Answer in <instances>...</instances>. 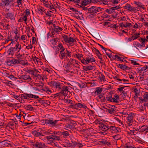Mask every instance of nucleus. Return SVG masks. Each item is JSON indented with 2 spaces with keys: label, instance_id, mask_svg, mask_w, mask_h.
<instances>
[{
  "label": "nucleus",
  "instance_id": "nucleus-1",
  "mask_svg": "<svg viewBox=\"0 0 148 148\" xmlns=\"http://www.w3.org/2000/svg\"><path fill=\"white\" fill-rule=\"evenodd\" d=\"M21 45L18 42L14 47H10L8 50V52L10 56L14 55L15 53V56L17 59H19L23 57L22 51L21 50Z\"/></svg>",
  "mask_w": 148,
  "mask_h": 148
},
{
  "label": "nucleus",
  "instance_id": "nucleus-2",
  "mask_svg": "<svg viewBox=\"0 0 148 148\" xmlns=\"http://www.w3.org/2000/svg\"><path fill=\"white\" fill-rule=\"evenodd\" d=\"M48 84L52 88H55L57 90H60L63 84L58 81H53L48 83Z\"/></svg>",
  "mask_w": 148,
  "mask_h": 148
},
{
  "label": "nucleus",
  "instance_id": "nucleus-3",
  "mask_svg": "<svg viewBox=\"0 0 148 148\" xmlns=\"http://www.w3.org/2000/svg\"><path fill=\"white\" fill-rule=\"evenodd\" d=\"M102 9L100 7L93 6L88 8V12L93 13L96 15L98 12L102 11Z\"/></svg>",
  "mask_w": 148,
  "mask_h": 148
},
{
  "label": "nucleus",
  "instance_id": "nucleus-4",
  "mask_svg": "<svg viewBox=\"0 0 148 148\" xmlns=\"http://www.w3.org/2000/svg\"><path fill=\"white\" fill-rule=\"evenodd\" d=\"M100 130L104 131V132H101V134L104 135L105 132L108 130L109 125L106 123H99L98 127Z\"/></svg>",
  "mask_w": 148,
  "mask_h": 148
},
{
  "label": "nucleus",
  "instance_id": "nucleus-5",
  "mask_svg": "<svg viewBox=\"0 0 148 148\" xmlns=\"http://www.w3.org/2000/svg\"><path fill=\"white\" fill-rule=\"evenodd\" d=\"M50 29L52 34V36H53L55 33H59L63 29L62 27L56 26L54 25H53V27H50Z\"/></svg>",
  "mask_w": 148,
  "mask_h": 148
},
{
  "label": "nucleus",
  "instance_id": "nucleus-6",
  "mask_svg": "<svg viewBox=\"0 0 148 148\" xmlns=\"http://www.w3.org/2000/svg\"><path fill=\"white\" fill-rule=\"evenodd\" d=\"M69 86H64L63 84L62 86V87H61V89H60V91L59 92V94L63 95L64 96L66 97L68 95V92H69Z\"/></svg>",
  "mask_w": 148,
  "mask_h": 148
},
{
  "label": "nucleus",
  "instance_id": "nucleus-7",
  "mask_svg": "<svg viewBox=\"0 0 148 148\" xmlns=\"http://www.w3.org/2000/svg\"><path fill=\"white\" fill-rule=\"evenodd\" d=\"M64 42L66 43L71 44L76 41L72 37L68 36L67 35H64L62 36Z\"/></svg>",
  "mask_w": 148,
  "mask_h": 148
},
{
  "label": "nucleus",
  "instance_id": "nucleus-8",
  "mask_svg": "<svg viewBox=\"0 0 148 148\" xmlns=\"http://www.w3.org/2000/svg\"><path fill=\"white\" fill-rule=\"evenodd\" d=\"M33 145L37 148H47L48 147L44 143L37 141L33 142Z\"/></svg>",
  "mask_w": 148,
  "mask_h": 148
},
{
  "label": "nucleus",
  "instance_id": "nucleus-9",
  "mask_svg": "<svg viewBox=\"0 0 148 148\" xmlns=\"http://www.w3.org/2000/svg\"><path fill=\"white\" fill-rule=\"evenodd\" d=\"M60 139L59 136H56L54 134L51 136H48L49 144H51L52 143H54L55 140H59Z\"/></svg>",
  "mask_w": 148,
  "mask_h": 148
},
{
  "label": "nucleus",
  "instance_id": "nucleus-10",
  "mask_svg": "<svg viewBox=\"0 0 148 148\" xmlns=\"http://www.w3.org/2000/svg\"><path fill=\"white\" fill-rule=\"evenodd\" d=\"M58 120H56L53 121L51 119H46L45 120V123L47 125H49L52 127H55L56 126Z\"/></svg>",
  "mask_w": 148,
  "mask_h": 148
},
{
  "label": "nucleus",
  "instance_id": "nucleus-11",
  "mask_svg": "<svg viewBox=\"0 0 148 148\" xmlns=\"http://www.w3.org/2000/svg\"><path fill=\"white\" fill-rule=\"evenodd\" d=\"M47 8H49L50 10L53 9L56 10V8H57V7L55 6L54 5H53L51 2L49 1H48L45 5H44Z\"/></svg>",
  "mask_w": 148,
  "mask_h": 148
},
{
  "label": "nucleus",
  "instance_id": "nucleus-12",
  "mask_svg": "<svg viewBox=\"0 0 148 148\" xmlns=\"http://www.w3.org/2000/svg\"><path fill=\"white\" fill-rule=\"evenodd\" d=\"M19 78L20 79L24 80V82H26L27 81H29L32 79L30 76L27 74H25L24 75H20L19 77Z\"/></svg>",
  "mask_w": 148,
  "mask_h": 148
},
{
  "label": "nucleus",
  "instance_id": "nucleus-13",
  "mask_svg": "<svg viewBox=\"0 0 148 148\" xmlns=\"http://www.w3.org/2000/svg\"><path fill=\"white\" fill-rule=\"evenodd\" d=\"M124 8L130 12H135L136 10V9L135 7L131 6L130 4L128 3H127L125 5L124 7Z\"/></svg>",
  "mask_w": 148,
  "mask_h": 148
},
{
  "label": "nucleus",
  "instance_id": "nucleus-14",
  "mask_svg": "<svg viewBox=\"0 0 148 148\" xmlns=\"http://www.w3.org/2000/svg\"><path fill=\"white\" fill-rule=\"evenodd\" d=\"M71 107L75 108H76L77 107H79L80 108H83L84 109H87V106L84 104H82L81 103H78L76 104L73 105H72L71 106Z\"/></svg>",
  "mask_w": 148,
  "mask_h": 148
},
{
  "label": "nucleus",
  "instance_id": "nucleus-15",
  "mask_svg": "<svg viewBox=\"0 0 148 148\" xmlns=\"http://www.w3.org/2000/svg\"><path fill=\"white\" fill-rule=\"evenodd\" d=\"M39 138L43 140V141L49 144L48 136H45L41 134L39 136Z\"/></svg>",
  "mask_w": 148,
  "mask_h": 148
},
{
  "label": "nucleus",
  "instance_id": "nucleus-16",
  "mask_svg": "<svg viewBox=\"0 0 148 148\" xmlns=\"http://www.w3.org/2000/svg\"><path fill=\"white\" fill-rule=\"evenodd\" d=\"M64 128L65 130L68 131L69 130H73L75 128L74 125L69 124L66 125L64 126Z\"/></svg>",
  "mask_w": 148,
  "mask_h": 148
},
{
  "label": "nucleus",
  "instance_id": "nucleus-17",
  "mask_svg": "<svg viewBox=\"0 0 148 148\" xmlns=\"http://www.w3.org/2000/svg\"><path fill=\"white\" fill-rule=\"evenodd\" d=\"M116 110V108L115 106H112V107L111 108H107L106 110V111L108 112V113L112 114L114 113V112Z\"/></svg>",
  "mask_w": 148,
  "mask_h": 148
},
{
  "label": "nucleus",
  "instance_id": "nucleus-18",
  "mask_svg": "<svg viewBox=\"0 0 148 148\" xmlns=\"http://www.w3.org/2000/svg\"><path fill=\"white\" fill-rule=\"evenodd\" d=\"M6 17L8 18H10L12 20L14 21L15 20L14 14L12 13H7Z\"/></svg>",
  "mask_w": 148,
  "mask_h": 148
},
{
  "label": "nucleus",
  "instance_id": "nucleus-19",
  "mask_svg": "<svg viewBox=\"0 0 148 148\" xmlns=\"http://www.w3.org/2000/svg\"><path fill=\"white\" fill-rule=\"evenodd\" d=\"M140 129V131L145 134L148 133V126L147 125L142 126Z\"/></svg>",
  "mask_w": 148,
  "mask_h": 148
},
{
  "label": "nucleus",
  "instance_id": "nucleus-20",
  "mask_svg": "<svg viewBox=\"0 0 148 148\" xmlns=\"http://www.w3.org/2000/svg\"><path fill=\"white\" fill-rule=\"evenodd\" d=\"M8 62L11 65L18 64V63L19 62L18 59H16L15 58H13L12 60H10Z\"/></svg>",
  "mask_w": 148,
  "mask_h": 148
},
{
  "label": "nucleus",
  "instance_id": "nucleus-21",
  "mask_svg": "<svg viewBox=\"0 0 148 148\" xmlns=\"http://www.w3.org/2000/svg\"><path fill=\"white\" fill-rule=\"evenodd\" d=\"M92 0H83L80 4L83 6H85L88 4L91 3Z\"/></svg>",
  "mask_w": 148,
  "mask_h": 148
},
{
  "label": "nucleus",
  "instance_id": "nucleus-22",
  "mask_svg": "<svg viewBox=\"0 0 148 148\" xmlns=\"http://www.w3.org/2000/svg\"><path fill=\"white\" fill-rule=\"evenodd\" d=\"M99 142L100 143L107 146H110L111 145V143L110 142L108 141L105 139H102Z\"/></svg>",
  "mask_w": 148,
  "mask_h": 148
},
{
  "label": "nucleus",
  "instance_id": "nucleus-23",
  "mask_svg": "<svg viewBox=\"0 0 148 148\" xmlns=\"http://www.w3.org/2000/svg\"><path fill=\"white\" fill-rule=\"evenodd\" d=\"M134 3L137 6L140 8H142L143 9L145 10V8L144 6V5H143L142 3L139 1H134Z\"/></svg>",
  "mask_w": 148,
  "mask_h": 148
},
{
  "label": "nucleus",
  "instance_id": "nucleus-24",
  "mask_svg": "<svg viewBox=\"0 0 148 148\" xmlns=\"http://www.w3.org/2000/svg\"><path fill=\"white\" fill-rule=\"evenodd\" d=\"M21 57H20L19 59H18L19 61L18 64H21L23 65H27L28 64V63L27 61H25L23 60H21Z\"/></svg>",
  "mask_w": 148,
  "mask_h": 148
},
{
  "label": "nucleus",
  "instance_id": "nucleus-25",
  "mask_svg": "<svg viewBox=\"0 0 148 148\" xmlns=\"http://www.w3.org/2000/svg\"><path fill=\"white\" fill-rule=\"evenodd\" d=\"M86 60L88 64L90 62H95V59L93 57L87 56L86 58Z\"/></svg>",
  "mask_w": 148,
  "mask_h": 148
},
{
  "label": "nucleus",
  "instance_id": "nucleus-26",
  "mask_svg": "<svg viewBox=\"0 0 148 148\" xmlns=\"http://www.w3.org/2000/svg\"><path fill=\"white\" fill-rule=\"evenodd\" d=\"M133 117L132 114H129L128 116L127 117V120L128 122H134L135 121L133 119Z\"/></svg>",
  "mask_w": 148,
  "mask_h": 148
},
{
  "label": "nucleus",
  "instance_id": "nucleus-27",
  "mask_svg": "<svg viewBox=\"0 0 148 148\" xmlns=\"http://www.w3.org/2000/svg\"><path fill=\"white\" fill-rule=\"evenodd\" d=\"M42 90L49 94H51L52 93L51 90L47 87L44 88L42 89Z\"/></svg>",
  "mask_w": 148,
  "mask_h": 148
},
{
  "label": "nucleus",
  "instance_id": "nucleus-28",
  "mask_svg": "<svg viewBox=\"0 0 148 148\" xmlns=\"http://www.w3.org/2000/svg\"><path fill=\"white\" fill-rule=\"evenodd\" d=\"M105 11L108 14H111L115 12V10L114 8L112 7L109 9L106 10Z\"/></svg>",
  "mask_w": 148,
  "mask_h": 148
},
{
  "label": "nucleus",
  "instance_id": "nucleus-29",
  "mask_svg": "<svg viewBox=\"0 0 148 148\" xmlns=\"http://www.w3.org/2000/svg\"><path fill=\"white\" fill-rule=\"evenodd\" d=\"M37 10L38 12L42 14H43V12L45 11L44 8L40 6L38 8Z\"/></svg>",
  "mask_w": 148,
  "mask_h": 148
},
{
  "label": "nucleus",
  "instance_id": "nucleus-30",
  "mask_svg": "<svg viewBox=\"0 0 148 148\" xmlns=\"http://www.w3.org/2000/svg\"><path fill=\"white\" fill-rule=\"evenodd\" d=\"M61 133L64 138H67L70 135L69 132L66 131H64L62 132H61Z\"/></svg>",
  "mask_w": 148,
  "mask_h": 148
},
{
  "label": "nucleus",
  "instance_id": "nucleus-31",
  "mask_svg": "<svg viewBox=\"0 0 148 148\" xmlns=\"http://www.w3.org/2000/svg\"><path fill=\"white\" fill-rule=\"evenodd\" d=\"M119 68L123 70L127 69L129 68L128 66L125 65H123L122 64H119L118 65Z\"/></svg>",
  "mask_w": 148,
  "mask_h": 148
},
{
  "label": "nucleus",
  "instance_id": "nucleus-32",
  "mask_svg": "<svg viewBox=\"0 0 148 148\" xmlns=\"http://www.w3.org/2000/svg\"><path fill=\"white\" fill-rule=\"evenodd\" d=\"M27 97H28L29 98H30V99L34 98L36 99L39 98V97L38 96L31 94H28V95H27Z\"/></svg>",
  "mask_w": 148,
  "mask_h": 148
},
{
  "label": "nucleus",
  "instance_id": "nucleus-33",
  "mask_svg": "<svg viewBox=\"0 0 148 148\" xmlns=\"http://www.w3.org/2000/svg\"><path fill=\"white\" fill-rule=\"evenodd\" d=\"M137 71L138 72H141L142 71H145V65L142 67H139L136 69Z\"/></svg>",
  "mask_w": 148,
  "mask_h": 148
},
{
  "label": "nucleus",
  "instance_id": "nucleus-34",
  "mask_svg": "<svg viewBox=\"0 0 148 148\" xmlns=\"http://www.w3.org/2000/svg\"><path fill=\"white\" fill-rule=\"evenodd\" d=\"M85 69L86 71H89L93 69H94L93 66L90 65H87L84 66Z\"/></svg>",
  "mask_w": 148,
  "mask_h": 148
},
{
  "label": "nucleus",
  "instance_id": "nucleus-35",
  "mask_svg": "<svg viewBox=\"0 0 148 148\" xmlns=\"http://www.w3.org/2000/svg\"><path fill=\"white\" fill-rule=\"evenodd\" d=\"M113 102L117 103L119 99V97L118 95L115 94L114 95V98H113Z\"/></svg>",
  "mask_w": 148,
  "mask_h": 148
},
{
  "label": "nucleus",
  "instance_id": "nucleus-36",
  "mask_svg": "<svg viewBox=\"0 0 148 148\" xmlns=\"http://www.w3.org/2000/svg\"><path fill=\"white\" fill-rule=\"evenodd\" d=\"M32 133L33 135L35 136H38L39 137L40 134H41L40 132L36 131L34 130L32 132Z\"/></svg>",
  "mask_w": 148,
  "mask_h": 148
},
{
  "label": "nucleus",
  "instance_id": "nucleus-37",
  "mask_svg": "<svg viewBox=\"0 0 148 148\" xmlns=\"http://www.w3.org/2000/svg\"><path fill=\"white\" fill-rule=\"evenodd\" d=\"M88 14L87 16V18H94L96 16V15L95 14L93 13H90L88 12Z\"/></svg>",
  "mask_w": 148,
  "mask_h": 148
},
{
  "label": "nucleus",
  "instance_id": "nucleus-38",
  "mask_svg": "<svg viewBox=\"0 0 148 148\" xmlns=\"http://www.w3.org/2000/svg\"><path fill=\"white\" fill-rule=\"evenodd\" d=\"M139 40L141 42H142V45H143H143H145V42H147L148 40L147 39H146L145 38H140L139 39Z\"/></svg>",
  "mask_w": 148,
  "mask_h": 148
},
{
  "label": "nucleus",
  "instance_id": "nucleus-39",
  "mask_svg": "<svg viewBox=\"0 0 148 148\" xmlns=\"http://www.w3.org/2000/svg\"><path fill=\"white\" fill-rule=\"evenodd\" d=\"M94 51L96 54L97 56L98 57V58H100V57H102L100 52L98 49L95 48Z\"/></svg>",
  "mask_w": 148,
  "mask_h": 148
},
{
  "label": "nucleus",
  "instance_id": "nucleus-40",
  "mask_svg": "<svg viewBox=\"0 0 148 148\" xmlns=\"http://www.w3.org/2000/svg\"><path fill=\"white\" fill-rule=\"evenodd\" d=\"M75 57H76L78 59L81 60V58L83 57V55L82 54L77 53L74 55Z\"/></svg>",
  "mask_w": 148,
  "mask_h": 148
},
{
  "label": "nucleus",
  "instance_id": "nucleus-41",
  "mask_svg": "<svg viewBox=\"0 0 148 148\" xmlns=\"http://www.w3.org/2000/svg\"><path fill=\"white\" fill-rule=\"evenodd\" d=\"M115 59H116V60L118 61H123V59H124L123 58H121L118 56L116 55H115L113 58Z\"/></svg>",
  "mask_w": 148,
  "mask_h": 148
},
{
  "label": "nucleus",
  "instance_id": "nucleus-42",
  "mask_svg": "<svg viewBox=\"0 0 148 148\" xmlns=\"http://www.w3.org/2000/svg\"><path fill=\"white\" fill-rule=\"evenodd\" d=\"M108 130L111 132H113L114 131H115L116 130V127L113 126H109L108 127Z\"/></svg>",
  "mask_w": 148,
  "mask_h": 148
},
{
  "label": "nucleus",
  "instance_id": "nucleus-43",
  "mask_svg": "<svg viewBox=\"0 0 148 148\" xmlns=\"http://www.w3.org/2000/svg\"><path fill=\"white\" fill-rule=\"evenodd\" d=\"M112 137L116 140H118L121 138V136L119 134H116L112 136Z\"/></svg>",
  "mask_w": 148,
  "mask_h": 148
},
{
  "label": "nucleus",
  "instance_id": "nucleus-44",
  "mask_svg": "<svg viewBox=\"0 0 148 148\" xmlns=\"http://www.w3.org/2000/svg\"><path fill=\"white\" fill-rule=\"evenodd\" d=\"M64 51H60V54L59 55L60 58L61 60H62L65 57L64 55Z\"/></svg>",
  "mask_w": 148,
  "mask_h": 148
},
{
  "label": "nucleus",
  "instance_id": "nucleus-45",
  "mask_svg": "<svg viewBox=\"0 0 148 148\" xmlns=\"http://www.w3.org/2000/svg\"><path fill=\"white\" fill-rule=\"evenodd\" d=\"M25 109L28 110L32 111L34 110V108L31 105H28L26 106Z\"/></svg>",
  "mask_w": 148,
  "mask_h": 148
},
{
  "label": "nucleus",
  "instance_id": "nucleus-46",
  "mask_svg": "<svg viewBox=\"0 0 148 148\" xmlns=\"http://www.w3.org/2000/svg\"><path fill=\"white\" fill-rule=\"evenodd\" d=\"M75 63L74 64H73V66L76 68H78V69H79L80 68V65H79V64H80V63L78 62V61L77 60V61H75Z\"/></svg>",
  "mask_w": 148,
  "mask_h": 148
},
{
  "label": "nucleus",
  "instance_id": "nucleus-47",
  "mask_svg": "<svg viewBox=\"0 0 148 148\" xmlns=\"http://www.w3.org/2000/svg\"><path fill=\"white\" fill-rule=\"evenodd\" d=\"M134 46H136L138 47H143V45H141L137 42H134L133 44Z\"/></svg>",
  "mask_w": 148,
  "mask_h": 148
},
{
  "label": "nucleus",
  "instance_id": "nucleus-48",
  "mask_svg": "<svg viewBox=\"0 0 148 148\" xmlns=\"http://www.w3.org/2000/svg\"><path fill=\"white\" fill-rule=\"evenodd\" d=\"M71 65L69 62L66 64L64 65V67L67 70H69L71 69Z\"/></svg>",
  "mask_w": 148,
  "mask_h": 148
},
{
  "label": "nucleus",
  "instance_id": "nucleus-49",
  "mask_svg": "<svg viewBox=\"0 0 148 148\" xmlns=\"http://www.w3.org/2000/svg\"><path fill=\"white\" fill-rule=\"evenodd\" d=\"M140 34L139 33H136L134 36H132L133 38V40L137 39L140 36Z\"/></svg>",
  "mask_w": 148,
  "mask_h": 148
},
{
  "label": "nucleus",
  "instance_id": "nucleus-50",
  "mask_svg": "<svg viewBox=\"0 0 148 148\" xmlns=\"http://www.w3.org/2000/svg\"><path fill=\"white\" fill-rule=\"evenodd\" d=\"M58 47L60 48V50H61V51H64L65 49L63 47L62 44L61 43L58 45Z\"/></svg>",
  "mask_w": 148,
  "mask_h": 148
},
{
  "label": "nucleus",
  "instance_id": "nucleus-51",
  "mask_svg": "<svg viewBox=\"0 0 148 148\" xmlns=\"http://www.w3.org/2000/svg\"><path fill=\"white\" fill-rule=\"evenodd\" d=\"M102 91V89L101 88H97L96 90L95 91V93L96 94H99Z\"/></svg>",
  "mask_w": 148,
  "mask_h": 148
},
{
  "label": "nucleus",
  "instance_id": "nucleus-52",
  "mask_svg": "<svg viewBox=\"0 0 148 148\" xmlns=\"http://www.w3.org/2000/svg\"><path fill=\"white\" fill-rule=\"evenodd\" d=\"M75 61H77V60L73 59H70V60L69 61V62L71 65H73V64H74L75 63Z\"/></svg>",
  "mask_w": 148,
  "mask_h": 148
},
{
  "label": "nucleus",
  "instance_id": "nucleus-53",
  "mask_svg": "<svg viewBox=\"0 0 148 148\" xmlns=\"http://www.w3.org/2000/svg\"><path fill=\"white\" fill-rule=\"evenodd\" d=\"M109 2V0H102L103 5H108Z\"/></svg>",
  "mask_w": 148,
  "mask_h": 148
},
{
  "label": "nucleus",
  "instance_id": "nucleus-54",
  "mask_svg": "<svg viewBox=\"0 0 148 148\" xmlns=\"http://www.w3.org/2000/svg\"><path fill=\"white\" fill-rule=\"evenodd\" d=\"M64 101L65 103H69L72 104V101L70 99H64Z\"/></svg>",
  "mask_w": 148,
  "mask_h": 148
},
{
  "label": "nucleus",
  "instance_id": "nucleus-55",
  "mask_svg": "<svg viewBox=\"0 0 148 148\" xmlns=\"http://www.w3.org/2000/svg\"><path fill=\"white\" fill-rule=\"evenodd\" d=\"M11 1V0H4L5 6H7L9 5L10 2Z\"/></svg>",
  "mask_w": 148,
  "mask_h": 148
},
{
  "label": "nucleus",
  "instance_id": "nucleus-56",
  "mask_svg": "<svg viewBox=\"0 0 148 148\" xmlns=\"http://www.w3.org/2000/svg\"><path fill=\"white\" fill-rule=\"evenodd\" d=\"M114 119L115 120L117 121L120 124V125H123V123L118 118L115 117Z\"/></svg>",
  "mask_w": 148,
  "mask_h": 148
},
{
  "label": "nucleus",
  "instance_id": "nucleus-57",
  "mask_svg": "<svg viewBox=\"0 0 148 148\" xmlns=\"http://www.w3.org/2000/svg\"><path fill=\"white\" fill-rule=\"evenodd\" d=\"M127 123H128L127 124L129 126H132V125L134 124H136V125L138 124V123L136 121L131 122V123H130V122H127Z\"/></svg>",
  "mask_w": 148,
  "mask_h": 148
},
{
  "label": "nucleus",
  "instance_id": "nucleus-58",
  "mask_svg": "<svg viewBox=\"0 0 148 148\" xmlns=\"http://www.w3.org/2000/svg\"><path fill=\"white\" fill-rule=\"evenodd\" d=\"M143 98L145 99H148V92H145L143 95Z\"/></svg>",
  "mask_w": 148,
  "mask_h": 148
},
{
  "label": "nucleus",
  "instance_id": "nucleus-59",
  "mask_svg": "<svg viewBox=\"0 0 148 148\" xmlns=\"http://www.w3.org/2000/svg\"><path fill=\"white\" fill-rule=\"evenodd\" d=\"M101 17L102 18H110V16L109 15H108L107 14L105 13H104L101 16Z\"/></svg>",
  "mask_w": 148,
  "mask_h": 148
},
{
  "label": "nucleus",
  "instance_id": "nucleus-60",
  "mask_svg": "<svg viewBox=\"0 0 148 148\" xmlns=\"http://www.w3.org/2000/svg\"><path fill=\"white\" fill-rule=\"evenodd\" d=\"M27 16L26 15H24L23 16L21 17L23 21H24V23H26V22L27 20Z\"/></svg>",
  "mask_w": 148,
  "mask_h": 148
},
{
  "label": "nucleus",
  "instance_id": "nucleus-61",
  "mask_svg": "<svg viewBox=\"0 0 148 148\" xmlns=\"http://www.w3.org/2000/svg\"><path fill=\"white\" fill-rule=\"evenodd\" d=\"M106 99L108 101L113 102V99L112 96H110L108 97H106Z\"/></svg>",
  "mask_w": 148,
  "mask_h": 148
},
{
  "label": "nucleus",
  "instance_id": "nucleus-62",
  "mask_svg": "<svg viewBox=\"0 0 148 148\" xmlns=\"http://www.w3.org/2000/svg\"><path fill=\"white\" fill-rule=\"evenodd\" d=\"M124 87H122L118 88V90L121 92V93H124L125 94V92L123 90Z\"/></svg>",
  "mask_w": 148,
  "mask_h": 148
},
{
  "label": "nucleus",
  "instance_id": "nucleus-63",
  "mask_svg": "<svg viewBox=\"0 0 148 148\" xmlns=\"http://www.w3.org/2000/svg\"><path fill=\"white\" fill-rule=\"evenodd\" d=\"M27 72L29 73L30 74L32 75H34V71L33 70H28Z\"/></svg>",
  "mask_w": 148,
  "mask_h": 148
},
{
  "label": "nucleus",
  "instance_id": "nucleus-64",
  "mask_svg": "<svg viewBox=\"0 0 148 148\" xmlns=\"http://www.w3.org/2000/svg\"><path fill=\"white\" fill-rule=\"evenodd\" d=\"M44 84L42 82L36 84V86L38 87H42L44 86Z\"/></svg>",
  "mask_w": 148,
  "mask_h": 148
}]
</instances>
